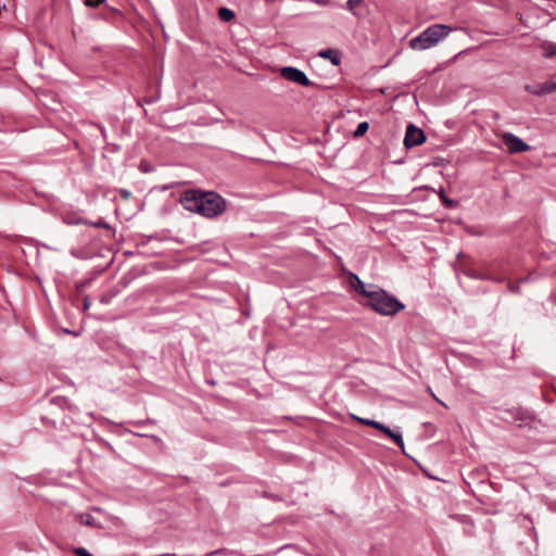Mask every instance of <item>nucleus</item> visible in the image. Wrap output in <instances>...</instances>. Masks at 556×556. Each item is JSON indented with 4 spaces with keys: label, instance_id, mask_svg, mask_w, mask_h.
<instances>
[{
    "label": "nucleus",
    "instance_id": "nucleus-1",
    "mask_svg": "<svg viewBox=\"0 0 556 556\" xmlns=\"http://www.w3.org/2000/svg\"><path fill=\"white\" fill-rule=\"evenodd\" d=\"M179 202L185 210L213 218L226 211L225 199L214 191L190 189L180 194Z\"/></svg>",
    "mask_w": 556,
    "mask_h": 556
},
{
    "label": "nucleus",
    "instance_id": "nucleus-2",
    "mask_svg": "<svg viewBox=\"0 0 556 556\" xmlns=\"http://www.w3.org/2000/svg\"><path fill=\"white\" fill-rule=\"evenodd\" d=\"M365 305L382 316H393L405 308L401 301L379 287L372 288Z\"/></svg>",
    "mask_w": 556,
    "mask_h": 556
},
{
    "label": "nucleus",
    "instance_id": "nucleus-3",
    "mask_svg": "<svg viewBox=\"0 0 556 556\" xmlns=\"http://www.w3.org/2000/svg\"><path fill=\"white\" fill-rule=\"evenodd\" d=\"M452 28L443 24H433L422 30L417 37L409 40V47L413 50L422 51L437 46L446 38Z\"/></svg>",
    "mask_w": 556,
    "mask_h": 556
},
{
    "label": "nucleus",
    "instance_id": "nucleus-4",
    "mask_svg": "<svg viewBox=\"0 0 556 556\" xmlns=\"http://www.w3.org/2000/svg\"><path fill=\"white\" fill-rule=\"evenodd\" d=\"M280 75L282 78L299 84L303 87H311L314 85V83L308 79L307 75L303 71L293 66L281 67Z\"/></svg>",
    "mask_w": 556,
    "mask_h": 556
},
{
    "label": "nucleus",
    "instance_id": "nucleus-5",
    "mask_svg": "<svg viewBox=\"0 0 556 556\" xmlns=\"http://www.w3.org/2000/svg\"><path fill=\"white\" fill-rule=\"evenodd\" d=\"M502 139L508 152L511 154L527 152L531 149L528 143L511 132H504Z\"/></svg>",
    "mask_w": 556,
    "mask_h": 556
},
{
    "label": "nucleus",
    "instance_id": "nucleus-6",
    "mask_svg": "<svg viewBox=\"0 0 556 556\" xmlns=\"http://www.w3.org/2000/svg\"><path fill=\"white\" fill-rule=\"evenodd\" d=\"M426 140V136L422 129L416 127L413 124H409L406 128L405 137H404V146L406 148H413L420 146Z\"/></svg>",
    "mask_w": 556,
    "mask_h": 556
},
{
    "label": "nucleus",
    "instance_id": "nucleus-7",
    "mask_svg": "<svg viewBox=\"0 0 556 556\" xmlns=\"http://www.w3.org/2000/svg\"><path fill=\"white\" fill-rule=\"evenodd\" d=\"M351 282L355 290L368 299V294L372 292L375 286H367L364 283L357 275L351 274Z\"/></svg>",
    "mask_w": 556,
    "mask_h": 556
},
{
    "label": "nucleus",
    "instance_id": "nucleus-8",
    "mask_svg": "<svg viewBox=\"0 0 556 556\" xmlns=\"http://www.w3.org/2000/svg\"><path fill=\"white\" fill-rule=\"evenodd\" d=\"M318 55L323 59H327V60H330V62L333 64V65H339L341 63V56H340V53L338 50H334V49H326V50H321Z\"/></svg>",
    "mask_w": 556,
    "mask_h": 556
},
{
    "label": "nucleus",
    "instance_id": "nucleus-9",
    "mask_svg": "<svg viewBox=\"0 0 556 556\" xmlns=\"http://www.w3.org/2000/svg\"><path fill=\"white\" fill-rule=\"evenodd\" d=\"M540 48L543 51V56L545 59H551L556 55V43L552 41H543L540 45Z\"/></svg>",
    "mask_w": 556,
    "mask_h": 556
},
{
    "label": "nucleus",
    "instance_id": "nucleus-10",
    "mask_svg": "<svg viewBox=\"0 0 556 556\" xmlns=\"http://www.w3.org/2000/svg\"><path fill=\"white\" fill-rule=\"evenodd\" d=\"M383 433L392 439L399 447L402 450L404 448V440L401 432H395L391 428L387 427Z\"/></svg>",
    "mask_w": 556,
    "mask_h": 556
},
{
    "label": "nucleus",
    "instance_id": "nucleus-11",
    "mask_svg": "<svg viewBox=\"0 0 556 556\" xmlns=\"http://www.w3.org/2000/svg\"><path fill=\"white\" fill-rule=\"evenodd\" d=\"M235 12L228 8L223 7L218 9V17L223 22H230L235 18Z\"/></svg>",
    "mask_w": 556,
    "mask_h": 556
},
{
    "label": "nucleus",
    "instance_id": "nucleus-12",
    "mask_svg": "<svg viewBox=\"0 0 556 556\" xmlns=\"http://www.w3.org/2000/svg\"><path fill=\"white\" fill-rule=\"evenodd\" d=\"M439 198L446 208H453L456 206V202L445 195L444 190L441 188L438 192Z\"/></svg>",
    "mask_w": 556,
    "mask_h": 556
},
{
    "label": "nucleus",
    "instance_id": "nucleus-13",
    "mask_svg": "<svg viewBox=\"0 0 556 556\" xmlns=\"http://www.w3.org/2000/svg\"><path fill=\"white\" fill-rule=\"evenodd\" d=\"M368 122H361L353 134L354 138L363 137L368 131Z\"/></svg>",
    "mask_w": 556,
    "mask_h": 556
},
{
    "label": "nucleus",
    "instance_id": "nucleus-14",
    "mask_svg": "<svg viewBox=\"0 0 556 556\" xmlns=\"http://www.w3.org/2000/svg\"><path fill=\"white\" fill-rule=\"evenodd\" d=\"M79 520H80V523H83L85 526L98 527V525L96 522V518L90 514H81L79 516Z\"/></svg>",
    "mask_w": 556,
    "mask_h": 556
},
{
    "label": "nucleus",
    "instance_id": "nucleus-15",
    "mask_svg": "<svg viewBox=\"0 0 556 556\" xmlns=\"http://www.w3.org/2000/svg\"><path fill=\"white\" fill-rule=\"evenodd\" d=\"M364 0H348L346 1V9L355 13V9L363 2Z\"/></svg>",
    "mask_w": 556,
    "mask_h": 556
},
{
    "label": "nucleus",
    "instance_id": "nucleus-16",
    "mask_svg": "<svg viewBox=\"0 0 556 556\" xmlns=\"http://www.w3.org/2000/svg\"><path fill=\"white\" fill-rule=\"evenodd\" d=\"M74 554L77 556H93L89 551H87L85 547H75L73 549Z\"/></svg>",
    "mask_w": 556,
    "mask_h": 556
},
{
    "label": "nucleus",
    "instance_id": "nucleus-17",
    "mask_svg": "<svg viewBox=\"0 0 556 556\" xmlns=\"http://www.w3.org/2000/svg\"><path fill=\"white\" fill-rule=\"evenodd\" d=\"M104 2L105 0H84L85 5L90 8H97Z\"/></svg>",
    "mask_w": 556,
    "mask_h": 556
},
{
    "label": "nucleus",
    "instance_id": "nucleus-18",
    "mask_svg": "<svg viewBox=\"0 0 556 556\" xmlns=\"http://www.w3.org/2000/svg\"><path fill=\"white\" fill-rule=\"evenodd\" d=\"M543 90H544L545 92H553V91H556V81L546 83V84L544 85Z\"/></svg>",
    "mask_w": 556,
    "mask_h": 556
},
{
    "label": "nucleus",
    "instance_id": "nucleus-19",
    "mask_svg": "<svg viewBox=\"0 0 556 556\" xmlns=\"http://www.w3.org/2000/svg\"><path fill=\"white\" fill-rule=\"evenodd\" d=\"M371 427L383 432L388 426H386L382 422L374 420Z\"/></svg>",
    "mask_w": 556,
    "mask_h": 556
},
{
    "label": "nucleus",
    "instance_id": "nucleus-20",
    "mask_svg": "<svg viewBox=\"0 0 556 556\" xmlns=\"http://www.w3.org/2000/svg\"><path fill=\"white\" fill-rule=\"evenodd\" d=\"M118 194L125 200H128L131 197V192L127 189H119Z\"/></svg>",
    "mask_w": 556,
    "mask_h": 556
},
{
    "label": "nucleus",
    "instance_id": "nucleus-21",
    "mask_svg": "<svg viewBox=\"0 0 556 556\" xmlns=\"http://www.w3.org/2000/svg\"><path fill=\"white\" fill-rule=\"evenodd\" d=\"M90 305H91L90 296H89V295H86V296L84 298V300H83V308H84V311L89 309Z\"/></svg>",
    "mask_w": 556,
    "mask_h": 556
},
{
    "label": "nucleus",
    "instance_id": "nucleus-22",
    "mask_svg": "<svg viewBox=\"0 0 556 556\" xmlns=\"http://www.w3.org/2000/svg\"><path fill=\"white\" fill-rule=\"evenodd\" d=\"M374 419L363 418L358 419V422L365 426L371 427Z\"/></svg>",
    "mask_w": 556,
    "mask_h": 556
},
{
    "label": "nucleus",
    "instance_id": "nucleus-23",
    "mask_svg": "<svg viewBox=\"0 0 556 556\" xmlns=\"http://www.w3.org/2000/svg\"><path fill=\"white\" fill-rule=\"evenodd\" d=\"M148 422H152V421H151L150 419H148V420H137V421H131V424H132L134 426H143V425H146V424H148Z\"/></svg>",
    "mask_w": 556,
    "mask_h": 556
},
{
    "label": "nucleus",
    "instance_id": "nucleus-24",
    "mask_svg": "<svg viewBox=\"0 0 556 556\" xmlns=\"http://www.w3.org/2000/svg\"><path fill=\"white\" fill-rule=\"evenodd\" d=\"M350 416H351V418H352L353 420H356L357 422H358V419H362V417L356 416V415H354V414H351Z\"/></svg>",
    "mask_w": 556,
    "mask_h": 556
},
{
    "label": "nucleus",
    "instance_id": "nucleus-25",
    "mask_svg": "<svg viewBox=\"0 0 556 556\" xmlns=\"http://www.w3.org/2000/svg\"><path fill=\"white\" fill-rule=\"evenodd\" d=\"M518 290H519V287H518V286H516V287H513V286H511V287H510V291H513V292H518Z\"/></svg>",
    "mask_w": 556,
    "mask_h": 556
}]
</instances>
